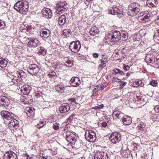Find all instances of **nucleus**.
<instances>
[{
    "label": "nucleus",
    "instance_id": "obj_53",
    "mask_svg": "<svg viewBox=\"0 0 159 159\" xmlns=\"http://www.w3.org/2000/svg\"><path fill=\"white\" fill-rule=\"evenodd\" d=\"M22 80V78L19 77H17V80H16V84H20L22 82L21 80Z\"/></svg>",
    "mask_w": 159,
    "mask_h": 159
},
{
    "label": "nucleus",
    "instance_id": "obj_60",
    "mask_svg": "<svg viewBox=\"0 0 159 159\" xmlns=\"http://www.w3.org/2000/svg\"><path fill=\"white\" fill-rule=\"evenodd\" d=\"M99 56L98 54L97 53H94L93 54V56L94 58H97Z\"/></svg>",
    "mask_w": 159,
    "mask_h": 159
},
{
    "label": "nucleus",
    "instance_id": "obj_31",
    "mask_svg": "<svg viewBox=\"0 0 159 159\" xmlns=\"http://www.w3.org/2000/svg\"><path fill=\"white\" fill-rule=\"evenodd\" d=\"M33 95L36 98H42L43 94L42 93L41 91L37 90L33 93Z\"/></svg>",
    "mask_w": 159,
    "mask_h": 159
},
{
    "label": "nucleus",
    "instance_id": "obj_21",
    "mask_svg": "<svg viewBox=\"0 0 159 159\" xmlns=\"http://www.w3.org/2000/svg\"><path fill=\"white\" fill-rule=\"evenodd\" d=\"M122 120L124 124L125 125L130 124L132 121L131 118L127 115L125 116L122 117Z\"/></svg>",
    "mask_w": 159,
    "mask_h": 159
},
{
    "label": "nucleus",
    "instance_id": "obj_44",
    "mask_svg": "<svg viewBox=\"0 0 159 159\" xmlns=\"http://www.w3.org/2000/svg\"><path fill=\"white\" fill-rule=\"evenodd\" d=\"M55 8L57 9L56 12L58 14L61 13H62V11H64L63 9H62L61 7H58L57 6V4Z\"/></svg>",
    "mask_w": 159,
    "mask_h": 159
},
{
    "label": "nucleus",
    "instance_id": "obj_61",
    "mask_svg": "<svg viewBox=\"0 0 159 159\" xmlns=\"http://www.w3.org/2000/svg\"><path fill=\"white\" fill-rule=\"evenodd\" d=\"M101 125L102 126L104 127H105L108 125L107 124L106 122L105 123L103 122L101 123Z\"/></svg>",
    "mask_w": 159,
    "mask_h": 159
},
{
    "label": "nucleus",
    "instance_id": "obj_2",
    "mask_svg": "<svg viewBox=\"0 0 159 159\" xmlns=\"http://www.w3.org/2000/svg\"><path fill=\"white\" fill-rule=\"evenodd\" d=\"M106 39L111 42L117 43L121 39V34L119 31L115 30L107 34Z\"/></svg>",
    "mask_w": 159,
    "mask_h": 159
},
{
    "label": "nucleus",
    "instance_id": "obj_42",
    "mask_svg": "<svg viewBox=\"0 0 159 159\" xmlns=\"http://www.w3.org/2000/svg\"><path fill=\"white\" fill-rule=\"evenodd\" d=\"M25 74L24 72L22 70L20 71V72L17 71L16 72V75H17V77L21 78V77H22V76L24 75Z\"/></svg>",
    "mask_w": 159,
    "mask_h": 159
},
{
    "label": "nucleus",
    "instance_id": "obj_37",
    "mask_svg": "<svg viewBox=\"0 0 159 159\" xmlns=\"http://www.w3.org/2000/svg\"><path fill=\"white\" fill-rule=\"evenodd\" d=\"M100 61V64L99 65V67H100L101 69L105 67L106 66V61H104V60H103L101 59L99 60Z\"/></svg>",
    "mask_w": 159,
    "mask_h": 159
},
{
    "label": "nucleus",
    "instance_id": "obj_23",
    "mask_svg": "<svg viewBox=\"0 0 159 159\" xmlns=\"http://www.w3.org/2000/svg\"><path fill=\"white\" fill-rule=\"evenodd\" d=\"M35 109L32 107L27 108L26 110V113L29 117H34V116Z\"/></svg>",
    "mask_w": 159,
    "mask_h": 159
},
{
    "label": "nucleus",
    "instance_id": "obj_22",
    "mask_svg": "<svg viewBox=\"0 0 159 159\" xmlns=\"http://www.w3.org/2000/svg\"><path fill=\"white\" fill-rule=\"evenodd\" d=\"M157 4V0H147V4L150 8L156 7Z\"/></svg>",
    "mask_w": 159,
    "mask_h": 159
},
{
    "label": "nucleus",
    "instance_id": "obj_33",
    "mask_svg": "<svg viewBox=\"0 0 159 159\" xmlns=\"http://www.w3.org/2000/svg\"><path fill=\"white\" fill-rule=\"evenodd\" d=\"M113 74L114 75L119 74L121 75H123L124 74L125 71L123 72L122 70H120L119 69L117 68L114 69L113 70Z\"/></svg>",
    "mask_w": 159,
    "mask_h": 159
},
{
    "label": "nucleus",
    "instance_id": "obj_16",
    "mask_svg": "<svg viewBox=\"0 0 159 159\" xmlns=\"http://www.w3.org/2000/svg\"><path fill=\"white\" fill-rule=\"evenodd\" d=\"M43 16L47 18H51L52 16V13L51 10L49 8H45L42 10Z\"/></svg>",
    "mask_w": 159,
    "mask_h": 159
},
{
    "label": "nucleus",
    "instance_id": "obj_63",
    "mask_svg": "<svg viewBox=\"0 0 159 159\" xmlns=\"http://www.w3.org/2000/svg\"><path fill=\"white\" fill-rule=\"evenodd\" d=\"M120 80V79L116 78L115 77H114L113 78V81H114V82H119V80Z\"/></svg>",
    "mask_w": 159,
    "mask_h": 159
},
{
    "label": "nucleus",
    "instance_id": "obj_58",
    "mask_svg": "<svg viewBox=\"0 0 159 159\" xmlns=\"http://www.w3.org/2000/svg\"><path fill=\"white\" fill-rule=\"evenodd\" d=\"M127 83L125 82L121 81L120 83V85L122 86V87H124L126 85Z\"/></svg>",
    "mask_w": 159,
    "mask_h": 159
},
{
    "label": "nucleus",
    "instance_id": "obj_54",
    "mask_svg": "<svg viewBox=\"0 0 159 159\" xmlns=\"http://www.w3.org/2000/svg\"><path fill=\"white\" fill-rule=\"evenodd\" d=\"M44 125L43 124V122H41L38 125H36V127L37 128L39 129L43 127V126H44Z\"/></svg>",
    "mask_w": 159,
    "mask_h": 159
},
{
    "label": "nucleus",
    "instance_id": "obj_51",
    "mask_svg": "<svg viewBox=\"0 0 159 159\" xmlns=\"http://www.w3.org/2000/svg\"><path fill=\"white\" fill-rule=\"evenodd\" d=\"M123 68L125 70L128 71L129 70L130 68V67L128 65H124L123 66Z\"/></svg>",
    "mask_w": 159,
    "mask_h": 159
},
{
    "label": "nucleus",
    "instance_id": "obj_1",
    "mask_svg": "<svg viewBox=\"0 0 159 159\" xmlns=\"http://www.w3.org/2000/svg\"><path fill=\"white\" fill-rule=\"evenodd\" d=\"M14 9L20 13L22 14L28 10L29 3L25 1H19L14 5Z\"/></svg>",
    "mask_w": 159,
    "mask_h": 159
},
{
    "label": "nucleus",
    "instance_id": "obj_3",
    "mask_svg": "<svg viewBox=\"0 0 159 159\" xmlns=\"http://www.w3.org/2000/svg\"><path fill=\"white\" fill-rule=\"evenodd\" d=\"M140 5L137 3H131L129 6L128 14L132 16L137 15L140 10Z\"/></svg>",
    "mask_w": 159,
    "mask_h": 159
},
{
    "label": "nucleus",
    "instance_id": "obj_27",
    "mask_svg": "<svg viewBox=\"0 0 159 159\" xmlns=\"http://www.w3.org/2000/svg\"><path fill=\"white\" fill-rule=\"evenodd\" d=\"M66 19L65 15H63L59 17L58 24L60 25H62L65 24L66 21Z\"/></svg>",
    "mask_w": 159,
    "mask_h": 159
},
{
    "label": "nucleus",
    "instance_id": "obj_50",
    "mask_svg": "<svg viewBox=\"0 0 159 159\" xmlns=\"http://www.w3.org/2000/svg\"><path fill=\"white\" fill-rule=\"evenodd\" d=\"M107 86L106 84H103L101 86H99L98 88V90H103Z\"/></svg>",
    "mask_w": 159,
    "mask_h": 159
},
{
    "label": "nucleus",
    "instance_id": "obj_6",
    "mask_svg": "<svg viewBox=\"0 0 159 159\" xmlns=\"http://www.w3.org/2000/svg\"><path fill=\"white\" fill-rule=\"evenodd\" d=\"M81 44L79 41H75L71 43L69 46L70 50L74 53H77L80 49Z\"/></svg>",
    "mask_w": 159,
    "mask_h": 159
},
{
    "label": "nucleus",
    "instance_id": "obj_17",
    "mask_svg": "<svg viewBox=\"0 0 159 159\" xmlns=\"http://www.w3.org/2000/svg\"><path fill=\"white\" fill-rule=\"evenodd\" d=\"M81 83V81L78 77H73L70 81V84L74 87L78 86Z\"/></svg>",
    "mask_w": 159,
    "mask_h": 159
},
{
    "label": "nucleus",
    "instance_id": "obj_12",
    "mask_svg": "<svg viewBox=\"0 0 159 159\" xmlns=\"http://www.w3.org/2000/svg\"><path fill=\"white\" fill-rule=\"evenodd\" d=\"M10 103L9 98L5 96H0V104L4 107H7Z\"/></svg>",
    "mask_w": 159,
    "mask_h": 159
},
{
    "label": "nucleus",
    "instance_id": "obj_39",
    "mask_svg": "<svg viewBox=\"0 0 159 159\" xmlns=\"http://www.w3.org/2000/svg\"><path fill=\"white\" fill-rule=\"evenodd\" d=\"M142 84V81L141 80L137 81L134 82L133 86L134 87H138Z\"/></svg>",
    "mask_w": 159,
    "mask_h": 159
},
{
    "label": "nucleus",
    "instance_id": "obj_14",
    "mask_svg": "<svg viewBox=\"0 0 159 159\" xmlns=\"http://www.w3.org/2000/svg\"><path fill=\"white\" fill-rule=\"evenodd\" d=\"M3 157L4 159H16L17 155L12 151H9L4 154Z\"/></svg>",
    "mask_w": 159,
    "mask_h": 159
},
{
    "label": "nucleus",
    "instance_id": "obj_55",
    "mask_svg": "<svg viewBox=\"0 0 159 159\" xmlns=\"http://www.w3.org/2000/svg\"><path fill=\"white\" fill-rule=\"evenodd\" d=\"M154 110L156 113H159V105H157L154 107Z\"/></svg>",
    "mask_w": 159,
    "mask_h": 159
},
{
    "label": "nucleus",
    "instance_id": "obj_18",
    "mask_svg": "<svg viewBox=\"0 0 159 159\" xmlns=\"http://www.w3.org/2000/svg\"><path fill=\"white\" fill-rule=\"evenodd\" d=\"M70 107L67 103H64L61 104L59 108V111L61 113H64L68 112L70 109Z\"/></svg>",
    "mask_w": 159,
    "mask_h": 159
},
{
    "label": "nucleus",
    "instance_id": "obj_25",
    "mask_svg": "<svg viewBox=\"0 0 159 159\" xmlns=\"http://www.w3.org/2000/svg\"><path fill=\"white\" fill-rule=\"evenodd\" d=\"M7 79L10 85L16 84L17 83L16 81L17 80V77L16 76H11V77H7Z\"/></svg>",
    "mask_w": 159,
    "mask_h": 159
},
{
    "label": "nucleus",
    "instance_id": "obj_43",
    "mask_svg": "<svg viewBox=\"0 0 159 159\" xmlns=\"http://www.w3.org/2000/svg\"><path fill=\"white\" fill-rule=\"evenodd\" d=\"M65 65L71 67L73 66V62L71 61L68 59L66 62Z\"/></svg>",
    "mask_w": 159,
    "mask_h": 159
},
{
    "label": "nucleus",
    "instance_id": "obj_48",
    "mask_svg": "<svg viewBox=\"0 0 159 159\" xmlns=\"http://www.w3.org/2000/svg\"><path fill=\"white\" fill-rule=\"evenodd\" d=\"M102 57L101 60H104V61H106V62H107L108 61V60L107 58V55L105 54H103L102 55Z\"/></svg>",
    "mask_w": 159,
    "mask_h": 159
},
{
    "label": "nucleus",
    "instance_id": "obj_59",
    "mask_svg": "<svg viewBox=\"0 0 159 159\" xmlns=\"http://www.w3.org/2000/svg\"><path fill=\"white\" fill-rule=\"evenodd\" d=\"M145 14V13H143V12L139 13L138 16V19L139 18V17H143V15H144Z\"/></svg>",
    "mask_w": 159,
    "mask_h": 159
},
{
    "label": "nucleus",
    "instance_id": "obj_13",
    "mask_svg": "<svg viewBox=\"0 0 159 159\" xmlns=\"http://www.w3.org/2000/svg\"><path fill=\"white\" fill-rule=\"evenodd\" d=\"M94 159H108L107 154L102 151L98 152L95 155Z\"/></svg>",
    "mask_w": 159,
    "mask_h": 159
},
{
    "label": "nucleus",
    "instance_id": "obj_8",
    "mask_svg": "<svg viewBox=\"0 0 159 159\" xmlns=\"http://www.w3.org/2000/svg\"><path fill=\"white\" fill-rule=\"evenodd\" d=\"M121 139L120 134L116 132L112 133L109 137V140L113 143L116 144L118 143Z\"/></svg>",
    "mask_w": 159,
    "mask_h": 159
},
{
    "label": "nucleus",
    "instance_id": "obj_10",
    "mask_svg": "<svg viewBox=\"0 0 159 159\" xmlns=\"http://www.w3.org/2000/svg\"><path fill=\"white\" fill-rule=\"evenodd\" d=\"M39 67L35 64L30 65L27 68L28 72L31 75L36 74L39 71Z\"/></svg>",
    "mask_w": 159,
    "mask_h": 159
},
{
    "label": "nucleus",
    "instance_id": "obj_40",
    "mask_svg": "<svg viewBox=\"0 0 159 159\" xmlns=\"http://www.w3.org/2000/svg\"><path fill=\"white\" fill-rule=\"evenodd\" d=\"M56 73L53 71L49 73L48 74V76L49 77H51L52 78H53V79H55L56 78Z\"/></svg>",
    "mask_w": 159,
    "mask_h": 159
},
{
    "label": "nucleus",
    "instance_id": "obj_26",
    "mask_svg": "<svg viewBox=\"0 0 159 159\" xmlns=\"http://www.w3.org/2000/svg\"><path fill=\"white\" fill-rule=\"evenodd\" d=\"M112 115L113 117L115 119L116 118L120 119L121 117L122 118L123 115L122 112L118 110H116L114 111Z\"/></svg>",
    "mask_w": 159,
    "mask_h": 159
},
{
    "label": "nucleus",
    "instance_id": "obj_49",
    "mask_svg": "<svg viewBox=\"0 0 159 159\" xmlns=\"http://www.w3.org/2000/svg\"><path fill=\"white\" fill-rule=\"evenodd\" d=\"M5 26V22L0 20V29H2Z\"/></svg>",
    "mask_w": 159,
    "mask_h": 159
},
{
    "label": "nucleus",
    "instance_id": "obj_34",
    "mask_svg": "<svg viewBox=\"0 0 159 159\" xmlns=\"http://www.w3.org/2000/svg\"><path fill=\"white\" fill-rule=\"evenodd\" d=\"M55 89L58 92L62 93L64 92V88L62 85H58L55 86Z\"/></svg>",
    "mask_w": 159,
    "mask_h": 159
},
{
    "label": "nucleus",
    "instance_id": "obj_57",
    "mask_svg": "<svg viewBox=\"0 0 159 159\" xmlns=\"http://www.w3.org/2000/svg\"><path fill=\"white\" fill-rule=\"evenodd\" d=\"M71 30L70 29H65L63 30V32L64 33H66V32L68 33H70Z\"/></svg>",
    "mask_w": 159,
    "mask_h": 159
},
{
    "label": "nucleus",
    "instance_id": "obj_15",
    "mask_svg": "<svg viewBox=\"0 0 159 159\" xmlns=\"http://www.w3.org/2000/svg\"><path fill=\"white\" fill-rule=\"evenodd\" d=\"M31 87L29 85L25 84L22 86L20 88V91L24 95H27L30 93L31 90Z\"/></svg>",
    "mask_w": 159,
    "mask_h": 159
},
{
    "label": "nucleus",
    "instance_id": "obj_35",
    "mask_svg": "<svg viewBox=\"0 0 159 159\" xmlns=\"http://www.w3.org/2000/svg\"><path fill=\"white\" fill-rule=\"evenodd\" d=\"M38 50L39 52L41 54L44 55L46 53V50L43 47H40L38 48Z\"/></svg>",
    "mask_w": 159,
    "mask_h": 159
},
{
    "label": "nucleus",
    "instance_id": "obj_52",
    "mask_svg": "<svg viewBox=\"0 0 159 159\" xmlns=\"http://www.w3.org/2000/svg\"><path fill=\"white\" fill-rule=\"evenodd\" d=\"M150 84L153 86H156L157 84V82L156 81L152 80L150 82Z\"/></svg>",
    "mask_w": 159,
    "mask_h": 159
},
{
    "label": "nucleus",
    "instance_id": "obj_19",
    "mask_svg": "<svg viewBox=\"0 0 159 159\" xmlns=\"http://www.w3.org/2000/svg\"><path fill=\"white\" fill-rule=\"evenodd\" d=\"M1 115L3 118L8 120L11 119L13 117L11 115L13 114L11 113H9L6 111H2L1 112Z\"/></svg>",
    "mask_w": 159,
    "mask_h": 159
},
{
    "label": "nucleus",
    "instance_id": "obj_62",
    "mask_svg": "<svg viewBox=\"0 0 159 159\" xmlns=\"http://www.w3.org/2000/svg\"><path fill=\"white\" fill-rule=\"evenodd\" d=\"M156 23L158 25H159V16H158L156 20Z\"/></svg>",
    "mask_w": 159,
    "mask_h": 159
},
{
    "label": "nucleus",
    "instance_id": "obj_45",
    "mask_svg": "<svg viewBox=\"0 0 159 159\" xmlns=\"http://www.w3.org/2000/svg\"><path fill=\"white\" fill-rule=\"evenodd\" d=\"M73 143L75 148L78 149L81 146V144L79 141H76L75 143Z\"/></svg>",
    "mask_w": 159,
    "mask_h": 159
},
{
    "label": "nucleus",
    "instance_id": "obj_28",
    "mask_svg": "<svg viewBox=\"0 0 159 159\" xmlns=\"http://www.w3.org/2000/svg\"><path fill=\"white\" fill-rule=\"evenodd\" d=\"M7 63V60L3 57L0 58V67L4 68L6 66Z\"/></svg>",
    "mask_w": 159,
    "mask_h": 159
},
{
    "label": "nucleus",
    "instance_id": "obj_56",
    "mask_svg": "<svg viewBox=\"0 0 159 159\" xmlns=\"http://www.w3.org/2000/svg\"><path fill=\"white\" fill-rule=\"evenodd\" d=\"M98 90H94L93 93V96L95 97L98 94Z\"/></svg>",
    "mask_w": 159,
    "mask_h": 159
},
{
    "label": "nucleus",
    "instance_id": "obj_9",
    "mask_svg": "<svg viewBox=\"0 0 159 159\" xmlns=\"http://www.w3.org/2000/svg\"><path fill=\"white\" fill-rule=\"evenodd\" d=\"M27 44L30 48H35L40 44V42L36 39L34 38H28Z\"/></svg>",
    "mask_w": 159,
    "mask_h": 159
},
{
    "label": "nucleus",
    "instance_id": "obj_47",
    "mask_svg": "<svg viewBox=\"0 0 159 159\" xmlns=\"http://www.w3.org/2000/svg\"><path fill=\"white\" fill-rule=\"evenodd\" d=\"M59 124L55 123H54L53 125V128L55 130H57L59 129Z\"/></svg>",
    "mask_w": 159,
    "mask_h": 159
},
{
    "label": "nucleus",
    "instance_id": "obj_20",
    "mask_svg": "<svg viewBox=\"0 0 159 159\" xmlns=\"http://www.w3.org/2000/svg\"><path fill=\"white\" fill-rule=\"evenodd\" d=\"M146 13H145V14L142 17H139V22L142 23H145L147 22V20H148L150 19L152 13L151 12L146 11Z\"/></svg>",
    "mask_w": 159,
    "mask_h": 159
},
{
    "label": "nucleus",
    "instance_id": "obj_64",
    "mask_svg": "<svg viewBox=\"0 0 159 159\" xmlns=\"http://www.w3.org/2000/svg\"><path fill=\"white\" fill-rule=\"evenodd\" d=\"M26 159H33V157L31 155H29V157H27Z\"/></svg>",
    "mask_w": 159,
    "mask_h": 159
},
{
    "label": "nucleus",
    "instance_id": "obj_41",
    "mask_svg": "<svg viewBox=\"0 0 159 159\" xmlns=\"http://www.w3.org/2000/svg\"><path fill=\"white\" fill-rule=\"evenodd\" d=\"M103 122L105 123L106 122L108 125H109L110 124L111 120L109 118H107L106 116H104L103 119L102 120Z\"/></svg>",
    "mask_w": 159,
    "mask_h": 159
},
{
    "label": "nucleus",
    "instance_id": "obj_46",
    "mask_svg": "<svg viewBox=\"0 0 159 159\" xmlns=\"http://www.w3.org/2000/svg\"><path fill=\"white\" fill-rule=\"evenodd\" d=\"M103 107H104V105L101 104L99 105H98V106H95L94 107H92V108L93 109H94L95 110H98V109L99 110V109L103 108Z\"/></svg>",
    "mask_w": 159,
    "mask_h": 159
},
{
    "label": "nucleus",
    "instance_id": "obj_29",
    "mask_svg": "<svg viewBox=\"0 0 159 159\" xmlns=\"http://www.w3.org/2000/svg\"><path fill=\"white\" fill-rule=\"evenodd\" d=\"M98 32L99 30L97 27H93L89 31V33L90 35L94 36L96 34H98Z\"/></svg>",
    "mask_w": 159,
    "mask_h": 159
},
{
    "label": "nucleus",
    "instance_id": "obj_24",
    "mask_svg": "<svg viewBox=\"0 0 159 159\" xmlns=\"http://www.w3.org/2000/svg\"><path fill=\"white\" fill-rule=\"evenodd\" d=\"M50 31L47 30H40V36L44 38L47 39L49 37L50 35Z\"/></svg>",
    "mask_w": 159,
    "mask_h": 159
},
{
    "label": "nucleus",
    "instance_id": "obj_32",
    "mask_svg": "<svg viewBox=\"0 0 159 159\" xmlns=\"http://www.w3.org/2000/svg\"><path fill=\"white\" fill-rule=\"evenodd\" d=\"M153 37L154 41L158 43L159 41V29L155 30Z\"/></svg>",
    "mask_w": 159,
    "mask_h": 159
},
{
    "label": "nucleus",
    "instance_id": "obj_5",
    "mask_svg": "<svg viewBox=\"0 0 159 159\" xmlns=\"http://www.w3.org/2000/svg\"><path fill=\"white\" fill-rule=\"evenodd\" d=\"M85 137L86 139L90 142H94L96 139V133L94 131L87 130L85 131Z\"/></svg>",
    "mask_w": 159,
    "mask_h": 159
},
{
    "label": "nucleus",
    "instance_id": "obj_11",
    "mask_svg": "<svg viewBox=\"0 0 159 159\" xmlns=\"http://www.w3.org/2000/svg\"><path fill=\"white\" fill-rule=\"evenodd\" d=\"M19 123V122L16 120H11L8 125V128L11 130L14 131L15 129L18 128Z\"/></svg>",
    "mask_w": 159,
    "mask_h": 159
},
{
    "label": "nucleus",
    "instance_id": "obj_4",
    "mask_svg": "<svg viewBox=\"0 0 159 159\" xmlns=\"http://www.w3.org/2000/svg\"><path fill=\"white\" fill-rule=\"evenodd\" d=\"M76 133L72 130H69L66 131L64 134V135L66 137L67 141L70 143H75L77 140V137L76 135Z\"/></svg>",
    "mask_w": 159,
    "mask_h": 159
},
{
    "label": "nucleus",
    "instance_id": "obj_36",
    "mask_svg": "<svg viewBox=\"0 0 159 159\" xmlns=\"http://www.w3.org/2000/svg\"><path fill=\"white\" fill-rule=\"evenodd\" d=\"M145 127V125L143 122H140L138 125V127L141 131H143Z\"/></svg>",
    "mask_w": 159,
    "mask_h": 159
},
{
    "label": "nucleus",
    "instance_id": "obj_30",
    "mask_svg": "<svg viewBox=\"0 0 159 159\" xmlns=\"http://www.w3.org/2000/svg\"><path fill=\"white\" fill-rule=\"evenodd\" d=\"M66 2L64 1L60 3H57V6L58 7H61L63 9L64 11H66L67 10L68 8L65 7V5H66Z\"/></svg>",
    "mask_w": 159,
    "mask_h": 159
},
{
    "label": "nucleus",
    "instance_id": "obj_38",
    "mask_svg": "<svg viewBox=\"0 0 159 159\" xmlns=\"http://www.w3.org/2000/svg\"><path fill=\"white\" fill-rule=\"evenodd\" d=\"M121 34L122 40L125 41L127 39L128 37V34L126 32L121 33Z\"/></svg>",
    "mask_w": 159,
    "mask_h": 159
},
{
    "label": "nucleus",
    "instance_id": "obj_7",
    "mask_svg": "<svg viewBox=\"0 0 159 159\" xmlns=\"http://www.w3.org/2000/svg\"><path fill=\"white\" fill-rule=\"evenodd\" d=\"M108 13L113 15H117L119 17H121L123 14V11L120 10L118 7L115 6L110 7L108 10Z\"/></svg>",
    "mask_w": 159,
    "mask_h": 159
}]
</instances>
